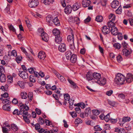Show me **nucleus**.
I'll list each match as a JSON object with an SVG mask.
<instances>
[{
    "label": "nucleus",
    "mask_w": 133,
    "mask_h": 133,
    "mask_svg": "<svg viewBox=\"0 0 133 133\" xmlns=\"http://www.w3.org/2000/svg\"><path fill=\"white\" fill-rule=\"evenodd\" d=\"M125 80V77L121 73L118 74L114 79V83L118 85L123 84Z\"/></svg>",
    "instance_id": "obj_1"
},
{
    "label": "nucleus",
    "mask_w": 133,
    "mask_h": 133,
    "mask_svg": "<svg viewBox=\"0 0 133 133\" xmlns=\"http://www.w3.org/2000/svg\"><path fill=\"white\" fill-rule=\"evenodd\" d=\"M38 0H30L28 5L31 8H35L38 5Z\"/></svg>",
    "instance_id": "obj_2"
},
{
    "label": "nucleus",
    "mask_w": 133,
    "mask_h": 133,
    "mask_svg": "<svg viewBox=\"0 0 133 133\" xmlns=\"http://www.w3.org/2000/svg\"><path fill=\"white\" fill-rule=\"evenodd\" d=\"M18 75L19 76L23 79H25L28 78V73L25 71H19Z\"/></svg>",
    "instance_id": "obj_3"
},
{
    "label": "nucleus",
    "mask_w": 133,
    "mask_h": 133,
    "mask_svg": "<svg viewBox=\"0 0 133 133\" xmlns=\"http://www.w3.org/2000/svg\"><path fill=\"white\" fill-rule=\"evenodd\" d=\"M131 118L128 117H124L122 118V120H120L119 123L121 126H123L125 122H129Z\"/></svg>",
    "instance_id": "obj_4"
},
{
    "label": "nucleus",
    "mask_w": 133,
    "mask_h": 133,
    "mask_svg": "<svg viewBox=\"0 0 133 133\" xmlns=\"http://www.w3.org/2000/svg\"><path fill=\"white\" fill-rule=\"evenodd\" d=\"M93 77L96 80H95L96 83L100 84V74L97 72H94L93 74Z\"/></svg>",
    "instance_id": "obj_5"
},
{
    "label": "nucleus",
    "mask_w": 133,
    "mask_h": 133,
    "mask_svg": "<svg viewBox=\"0 0 133 133\" xmlns=\"http://www.w3.org/2000/svg\"><path fill=\"white\" fill-rule=\"evenodd\" d=\"M110 28L107 25H104L102 28V31L105 35L109 33L110 32Z\"/></svg>",
    "instance_id": "obj_6"
},
{
    "label": "nucleus",
    "mask_w": 133,
    "mask_h": 133,
    "mask_svg": "<svg viewBox=\"0 0 133 133\" xmlns=\"http://www.w3.org/2000/svg\"><path fill=\"white\" fill-rule=\"evenodd\" d=\"M59 51L61 52H64L66 50V46L64 43H62L59 44L58 47Z\"/></svg>",
    "instance_id": "obj_7"
},
{
    "label": "nucleus",
    "mask_w": 133,
    "mask_h": 133,
    "mask_svg": "<svg viewBox=\"0 0 133 133\" xmlns=\"http://www.w3.org/2000/svg\"><path fill=\"white\" fill-rule=\"evenodd\" d=\"M71 32L72 35H69L68 36L67 40L68 42L70 43H74V34L72 30H71Z\"/></svg>",
    "instance_id": "obj_8"
},
{
    "label": "nucleus",
    "mask_w": 133,
    "mask_h": 133,
    "mask_svg": "<svg viewBox=\"0 0 133 133\" xmlns=\"http://www.w3.org/2000/svg\"><path fill=\"white\" fill-rule=\"evenodd\" d=\"M81 4L79 2H76L74 3L72 7L74 11H76L81 7Z\"/></svg>",
    "instance_id": "obj_9"
},
{
    "label": "nucleus",
    "mask_w": 133,
    "mask_h": 133,
    "mask_svg": "<svg viewBox=\"0 0 133 133\" xmlns=\"http://www.w3.org/2000/svg\"><path fill=\"white\" fill-rule=\"evenodd\" d=\"M131 51L126 49H123L122 51V54L124 56H128L131 53Z\"/></svg>",
    "instance_id": "obj_10"
},
{
    "label": "nucleus",
    "mask_w": 133,
    "mask_h": 133,
    "mask_svg": "<svg viewBox=\"0 0 133 133\" xmlns=\"http://www.w3.org/2000/svg\"><path fill=\"white\" fill-rule=\"evenodd\" d=\"M83 6L84 7H88L91 3L90 0H83L82 2Z\"/></svg>",
    "instance_id": "obj_11"
},
{
    "label": "nucleus",
    "mask_w": 133,
    "mask_h": 133,
    "mask_svg": "<svg viewBox=\"0 0 133 133\" xmlns=\"http://www.w3.org/2000/svg\"><path fill=\"white\" fill-rule=\"evenodd\" d=\"M72 7L70 5H67L64 9V12L66 14H70L72 11Z\"/></svg>",
    "instance_id": "obj_12"
},
{
    "label": "nucleus",
    "mask_w": 133,
    "mask_h": 133,
    "mask_svg": "<svg viewBox=\"0 0 133 133\" xmlns=\"http://www.w3.org/2000/svg\"><path fill=\"white\" fill-rule=\"evenodd\" d=\"M119 5V2L117 1H114L111 3L112 7L115 9L118 8Z\"/></svg>",
    "instance_id": "obj_13"
},
{
    "label": "nucleus",
    "mask_w": 133,
    "mask_h": 133,
    "mask_svg": "<svg viewBox=\"0 0 133 133\" xmlns=\"http://www.w3.org/2000/svg\"><path fill=\"white\" fill-rule=\"evenodd\" d=\"M69 21L73 23L75 22H77L78 23H76L77 24L79 22L80 19L79 18L77 17H73L71 16L69 18Z\"/></svg>",
    "instance_id": "obj_14"
},
{
    "label": "nucleus",
    "mask_w": 133,
    "mask_h": 133,
    "mask_svg": "<svg viewBox=\"0 0 133 133\" xmlns=\"http://www.w3.org/2000/svg\"><path fill=\"white\" fill-rule=\"evenodd\" d=\"M19 105L20 107V110L22 112V111L24 110H28L29 109V107L28 106L22 104V103H20Z\"/></svg>",
    "instance_id": "obj_15"
},
{
    "label": "nucleus",
    "mask_w": 133,
    "mask_h": 133,
    "mask_svg": "<svg viewBox=\"0 0 133 133\" xmlns=\"http://www.w3.org/2000/svg\"><path fill=\"white\" fill-rule=\"evenodd\" d=\"M110 31H111V34L114 35L116 36L118 34L119 32L117 28L115 27L114 28H112L111 29Z\"/></svg>",
    "instance_id": "obj_16"
},
{
    "label": "nucleus",
    "mask_w": 133,
    "mask_h": 133,
    "mask_svg": "<svg viewBox=\"0 0 133 133\" xmlns=\"http://www.w3.org/2000/svg\"><path fill=\"white\" fill-rule=\"evenodd\" d=\"M41 36L42 40L45 41H48L49 39V37L47 34L44 32L42 33Z\"/></svg>",
    "instance_id": "obj_17"
},
{
    "label": "nucleus",
    "mask_w": 133,
    "mask_h": 133,
    "mask_svg": "<svg viewBox=\"0 0 133 133\" xmlns=\"http://www.w3.org/2000/svg\"><path fill=\"white\" fill-rule=\"evenodd\" d=\"M133 76L131 74H127L126 81L128 83H130L133 81Z\"/></svg>",
    "instance_id": "obj_18"
},
{
    "label": "nucleus",
    "mask_w": 133,
    "mask_h": 133,
    "mask_svg": "<svg viewBox=\"0 0 133 133\" xmlns=\"http://www.w3.org/2000/svg\"><path fill=\"white\" fill-rule=\"evenodd\" d=\"M45 57V54L43 51H40L38 54V57L40 59L44 60Z\"/></svg>",
    "instance_id": "obj_19"
},
{
    "label": "nucleus",
    "mask_w": 133,
    "mask_h": 133,
    "mask_svg": "<svg viewBox=\"0 0 133 133\" xmlns=\"http://www.w3.org/2000/svg\"><path fill=\"white\" fill-rule=\"evenodd\" d=\"M106 79L105 77H104L102 76V75L100 74V85L103 86L105 85L106 83Z\"/></svg>",
    "instance_id": "obj_20"
},
{
    "label": "nucleus",
    "mask_w": 133,
    "mask_h": 133,
    "mask_svg": "<svg viewBox=\"0 0 133 133\" xmlns=\"http://www.w3.org/2000/svg\"><path fill=\"white\" fill-rule=\"evenodd\" d=\"M77 56L75 54H73L70 57L69 60H70V61L73 63H75L77 60Z\"/></svg>",
    "instance_id": "obj_21"
},
{
    "label": "nucleus",
    "mask_w": 133,
    "mask_h": 133,
    "mask_svg": "<svg viewBox=\"0 0 133 133\" xmlns=\"http://www.w3.org/2000/svg\"><path fill=\"white\" fill-rule=\"evenodd\" d=\"M67 80L69 83L71 84L72 88H76L77 87L76 83L69 78H68Z\"/></svg>",
    "instance_id": "obj_22"
},
{
    "label": "nucleus",
    "mask_w": 133,
    "mask_h": 133,
    "mask_svg": "<svg viewBox=\"0 0 133 133\" xmlns=\"http://www.w3.org/2000/svg\"><path fill=\"white\" fill-rule=\"evenodd\" d=\"M64 104L65 105H66V101H69L70 99V96L68 94H64Z\"/></svg>",
    "instance_id": "obj_23"
},
{
    "label": "nucleus",
    "mask_w": 133,
    "mask_h": 133,
    "mask_svg": "<svg viewBox=\"0 0 133 133\" xmlns=\"http://www.w3.org/2000/svg\"><path fill=\"white\" fill-rule=\"evenodd\" d=\"M57 76L59 79L61 81L65 83L66 82V79L63 76L61 75L59 73H57Z\"/></svg>",
    "instance_id": "obj_24"
},
{
    "label": "nucleus",
    "mask_w": 133,
    "mask_h": 133,
    "mask_svg": "<svg viewBox=\"0 0 133 133\" xmlns=\"http://www.w3.org/2000/svg\"><path fill=\"white\" fill-rule=\"evenodd\" d=\"M86 77L88 81L92 80L93 79L94 80V79L93 78L92 74L89 71L87 72Z\"/></svg>",
    "instance_id": "obj_25"
},
{
    "label": "nucleus",
    "mask_w": 133,
    "mask_h": 133,
    "mask_svg": "<svg viewBox=\"0 0 133 133\" xmlns=\"http://www.w3.org/2000/svg\"><path fill=\"white\" fill-rule=\"evenodd\" d=\"M53 20V17L52 16L50 15H48L46 17V21L48 23L50 24V23L52 22Z\"/></svg>",
    "instance_id": "obj_26"
},
{
    "label": "nucleus",
    "mask_w": 133,
    "mask_h": 133,
    "mask_svg": "<svg viewBox=\"0 0 133 133\" xmlns=\"http://www.w3.org/2000/svg\"><path fill=\"white\" fill-rule=\"evenodd\" d=\"M115 24L114 23L113 21H110L108 22V26L110 28L112 29V28H114L115 27Z\"/></svg>",
    "instance_id": "obj_27"
},
{
    "label": "nucleus",
    "mask_w": 133,
    "mask_h": 133,
    "mask_svg": "<svg viewBox=\"0 0 133 133\" xmlns=\"http://www.w3.org/2000/svg\"><path fill=\"white\" fill-rule=\"evenodd\" d=\"M62 41V37L60 35L55 37V41L56 43H59L61 42Z\"/></svg>",
    "instance_id": "obj_28"
},
{
    "label": "nucleus",
    "mask_w": 133,
    "mask_h": 133,
    "mask_svg": "<svg viewBox=\"0 0 133 133\" xmlns=\"http://www.w3.org/2000/svg\"><path fill=\"white\" fill-rule=\"evenodd\" d=\"M52 33L55 36H58V35H60V32L58 29H55L53 30Z\"/></svg>",
    "instance_id": "obj_29"
},
{
    "label": "nucleus",
    "mask_w": 133,
    "mask_h": 133,
    "mask_svg": "<svg viewBox=\"0 0 133 133\" xmlns=\"http://www.w3.org/2000/svg\"><path fill=\"white\" fill-rule=\"evenodd\" d=\"M3 109L4 110L9 111L10 110V105L9 104H5L3 106Z\"/></svg>",
    "instance_id": "obj_30"
},
{
    "label": "nucleus",
    "mask_w": 133,
    "mask_h": 133,
    "mask_svg": "<svg viewBox=\"0 0 133 133\" xmlns=\"http://www.w3.org/2000/svg\"><path fill=\"white\" fill-rule=\"evenodd\" d=\"M21 98L23 99H26L28 96L27 93L25 92H22L21 94Z\"/></svg>",
    "instance_id": "obj_31"
},
{
    "label": "nucleus",
    "mask_w": 133,
    "mask_h": 133,
    "mask_svg": "<svg viewBox=\"0 0 133 133\" xmlns=\"http://www.w3.org/2000/svg\"><path fill=\"white\" fill-rule=\"evenodd\" d=\"M56 25L59 26V21L57 17L55 18L52 21Z\"/></svg>",
    "instance_id": "obj_32"
},
{
    "label": "nucleus",
    "mask_w": 133,
    "mask_h": 133,
    "mask_svg": "<svg viewBox=\"0 0 133 133\" xmlns=\"http://www.w3.org/2000/svg\"><path fill=\"white\" fill-rule=\"evenodd\" d=\"M66 59L69 60L70 59V57L71 56V52L70 51H66L65 54Z\"/></svg>",
    "instance_id": "obj_33"
},
{
    "label": "nucleus",
    "mask_w": 133,
    "mask_h": 133,
    "mask_svg": "<svg viewBox=\"0 0 133 133\" xmlns=\"http://www.w3.org/2000/svg\"><path fill=\"white\" fill-rule=\"evenodd\" d=\"M11 128L12 130L14 131H18V128L17 125L14 124H11Z\"/></svg>",
    "instance_id": "obj_34"
},
{
    "label": "nucleus",
    "mask_w": 133,
    "mask_h": 133,
    "mask_svg": "<svg viewBox=\"0 0 133 133\" xmlns=\"http://www.w3.org/2000/svg\"><path fill=\"white\" fill-rule=\"evenodd\" d=\"M31 117V115L30 114H28L27 116H24L23 119L25 122L27 123H30V120L29 119V118Z\"/></svg>",
    "instance_id": "obj_35"
},
{
    "label": "nucleus",
    "mask_w": 133,
    "mask_h": 133,
    "mask_svg": "<svg viewBox=\"0 0 133 133\" xmlns=\"http://www.w3.org/2000/svg\"><path fill=\"white\" fill-rule=\"evenodd\" d=\"M0 79L1 82H5L6 80V77L4 74H1Z\"/></svg>",
    "instance_id": "obj_36"
},
{
    "label": "nucleus",
    "mask_w": 133,
    "mask_h": 133,
    "mask_svg": "<svg viewBox=\"0 0 133 133\" xmlns=\"http://www.w3.org/2000/svg\"><path fill=\"white\" fill-rule=\"evenodd\" d=\"M54 0H45L44 1L43 3L45 5H49L52 3L54 2Z\"/></svg>",
    "instance_id": "obj_37"
},
{
    "label": "nucleus",
    "mask_w": 133,
    "mask_h": 133,
    "mask_svg": "<svg viewBox=\"0 0 133 133\" xmlns=\"http://www.w3.org/2000/svg\"><path fill=\"white\" fill-rule=\"evenodd\" d=\"M107 1V0H100V4L103 7L105 8Z\"/></svg>",
    "instance_id": "obj_38"
},
{
    "label": "nucleus",
    "mask_w": 133,
    "mask_h": 133,
    "mask_svg": "<svg viewBox=\"0 0 133 133\" xmlns=\"http://www.w3.org/2000/svg\"><path fill=\"white\" fill-rule=\"evenodd\" d=\"M1 99L2 101V103H5V104H9L11 103L9 100L5 98H1Z\"/></svg>",
    "instance_id": "obj_39"
},
{
    "label": "nucleus",
    "mask_w": 133,
    "mask_h": 133,
    "mask_svg": "<svg viewBox=\"0 0 133 133\" xmlns=\"http://www.w3.org/2000/svg\"><path fill=\"white\" fill-rule=\"evenodd\" d=\"M13 114L16 115H19L22 114V112L20 110L18 112V110L17 109H15L14 110L13 112Z\"/></svg>",
    "instance_id": "obj_40"
},
{
    "label": "nucleus",
    "mask_w": 133,
    "mask_h": 133,
    "mask_svg": "<svg viewBox=\"0 0 133 133\" xmlns=\"http://www.w3.org/2000/svg\"><path fill=\"white\" fill-rule=\"evenodd\" d=\"M115 16L113 14H110L109 16V18L111 19L110 21H113L114 22L115 19Z\"/></svg>",
    "instance_id": "obj_41"
},
{
    "label": "nucleus",
    "mask_w": 133,
    "mask_h": 133,
    "mask_svg": "<svg viewBox=\"0 0 133 133\" xmlns=\"http://www.w3.org/2000/svg\"><path fill=\"white\" fill-rule=\"evenodd\" d=\"M91 110L90 108H88L85 109V115L86 116H88V115L90 114Z\"/></svg>",
    "instance_id": "obj_42"
},
{
    "label": "nucleus",
    "mask_w": 133,
    "mask_h": 133,
    "mask_svg": "<svg viewBox=\"0 0 133 133\" xmlns=\"http://www.w3.org/2000/svg\"><path fill=\"white\" fill-rule=\"evenodd\" d=\"M17 84L22 88H24V82L21 81H19L17 82Z\"/></svg>",
    "instance_id": "obj_43"
},
{
    "label": "nucleus",
    "mask_w": 133,
    "mask_h": 133,
    "mask_svg": "<svg viewBox=\"0 0 133 133\" xmlns=\"http://www.w3.org/2000/svg\"><path fill=\"white\" fill-rule=\"evenodd\" d=\"M70 49L73 51H75L76 50L74 43H70Z\"/></svg>",
    "instance_id": "obj_44"
},
{
    "label": "nucleus",
    "mask_w": 133,
    "mask_h": 133,
    "mask_svg": "<svg viewBox=\"0 0 133 133\" xmlns=\"http://www.w3.org/2000/svg\"><path fill=\"white\" fill-rule=\"evenodd\" d=\"M113 46L115 48L118 49H119L121 47V45L119 43H115L114 44Z\"/></svg>",
    "instance_id": "obj_45"
},
{
    "label": "nucleus",
    "mask_w": 133,
    "mask_h": 133,
    "mask_svg": "<svg viewBox=\"0 0 133 133\" xmlns=\"http://www.w3.org/2000/svg\"><path fill=\"white\" fill-rule=\"evenodd\" d=\"M110 113L108 114L107 115L105 116L104 119L106 122H108L109 120H110L111 117L109 116Z\"/></svg>",
    "instance_id": "obj_46"
},
{
    "label": "nucleus",
    "mask_w": 133,
    "mask_h": 133,
    "mask_svg": "<svg viewBox=\"0 0 133 133\" xmlns=\"http://www.w3.org/2000/svg\"><path fill=\"white\" fill-rule=\"evenodd\" d=\"M92 111L93 114L96 116L98 115L99 114V111L98 110H94Z\"/></svg>",
    "instance_id": "obj_47"
},
{
    "label": "nucleus",
    "mask_w": 133,
    "mask_h": 133,
    "mask_svg": "<svg viewBox=\"0 0 133 133\" xmlns=\"http://www.w3.org/2000/svg\"><path fill=\"white\" fill-rule=\"evenodd\" d=\"M30 81L32 82H35L36 81V79L34 76L31 75L29 78Z\"/></svg>",
    "instance_id": "obj_48"
},
{
    "label": "nucleus",
    "mask_w": 133,
    "mask_h": 133,
    "mask_svg": "<svg viewBox=\"0 0 133 133\" xmlns=\"http://www.w3.org/2000/svg\"><path fill=\"white\" fill-rule=\"evenodd\" d=\"M39 123L41 124H43L44 123V119L41 117H39L38 120Z\"/></svg>",
    "instance_id": "obj_49"
},
{
    "label": "nucleus",
    "mask_w": 133,
    "mask_h": 133,
    "mask_svg": "<svg viewBox=\"0 0 133 133\" xmlns=\"http://www.w3.org/2000/svg\"><path fill=\"white\" fill-rule=\"evenodd\" d=\"M31 14L35 17L37 18L38 17L40 18H41L42 17V16L41 15L39 14L37 12H36L35 14L33 12H31Z\"/></svg>",
    "instance_id": "obj_50"
},
{
    "label": "nucleus",
    "mask_w": 133,
    "mask_h": 133,
    "mask_svg": "<svg viewBox=\"0 0 133 133\" xmlns=\"http://www.w3.org/2000/svg\"><path fill=\"white\" fill-rule=\"evenodd\" d=\"M75 122L76 124L81 123L82 122V121L79 118H77L75 119Z\"/></svg>",
    "instance_id": "obj_51"
},
{
    "label": "nucleus",
    "mask_w": 133,
    "mask_h": 133,
    "mask_svg": "<svg viewBox=\"0 0 133 133\" xmlns=\"http://www.w3.org/2000/svg\"><path fill=\"white\" fill-rule=\"evenodd\" d=\"M9 28L10 30L14 32H16V30L12 25L11 24L9 26Z\"/></svg>",
    "instance_id": "obj_52"
},
{
    "label": "nucleus",
    "mask_w": 133,
    "mask_h": 133,
    "mask_svg": "<svg viewBox=\"0 0 133 133\" xmlns=\"http://www.w3.org/2000/svg\"><path fill=\"white\" fill-rule=\"evenodd\" d=\"M117 59L118 62H120L123 60L122 56L120 55H118L117 57Z\"/></svg>",
    "instance_id": "obj_53"
},
{
    "label": "nucleus",
    "mask_w": 133,
    "mask_h": 133,
    "mask_svg": "<svg viewBox=\"0 0 133 133\" xmlns=\"http://www.w3.org/2000/svg\"><path fill=\"white\" fill-rule=\"evenodd\" d=\"M116 12L117 14H121L122 12L121 7H120V6H119V7L118 8V9L116 10Z\"/></svg>",
    "instance_id": "obj_54"
},
{
    "label": "nucleus",
    "mask_w": 133,
    "mask_h": 133,
    "mask_svg": "<svg viewBox=\"0 0 133 133\" xmlns=\"http://www.w3.org/2000/svg\"><path fill=\"white\" fill-rule=\"evenodd\" d=\"M118 97L120 99H124L125 97L124 95L122 93L118 94Z\"/></svg>",
    "instance_id": "obj_55"
},
{
    "label": "nucleus",
    "mask_w": 133,
    "mask_h": 133,
    "mask_svg": "<svg viewBox=\"0 0 133 133\" xmlns=\"http://www.w3.org/2000/svg\"><path fill=\"white\" fill-rule=\"evenodd\" d=\"M22 57L18 56L16 58V60L18 63H19L21 60Z\"/></svg>",
    "instance_id": "obj_56"
},
{
    "label": "nucleus",
    "mask_w": 133,
    "mask_h": 133,
    "mask_svg": "<svg viewBox=\"0 0 133 133\" xmlns=\"http://www.w3.org/2000/svg\"><path fill=\"white\" fill-rule=\"evenodd\" d=\"M20 48L21 49L22 51L25 54V55L27 56H28V53L26 52V50L25 48L23 47H21Z\"/></svg>",
    "instance_id": "obj_57"
},
{
    "label": "nucleus",
    "mask_w": 133,
    "mask_h": 133,
    "mask_svg": "<svg viewBox=\"0 0 133 133\" xmlns=\"http://www.w3.org/2000/svg\"><path fill=\"white\" fill-rule=\"evenodd\" d=\"M78 105L79 107H80L82 109L84 108L85 107V105L84 103L83 102L80 103H78Z\"/></svg>",
    "instance_id": "obj_58"
},
{
    "label": "nucleus",
    "mask_w": 133,
    "mask_h": 133,
    "mask_svg": "<svg viewBox=\"0 0 133 133\" xmlns=\"http://www.w3.org/2000/svg\"><path fill=\"white\" fill-rule=\"evenodd\" d=\"M11 54L10 55L13 56L14 57H16L17 56V52L15 50H12Z\"/></svg>",
    "instance_id": "obj_59"
},
{
    "label": "nucleus",
    "mask_w": 133,
    "mask_h": 133,
    "mask_svg": "<svg viewBox=\"0 0 133 133\" xmlns=\"http://www.w3.org/2000/svg\"><path fill=\"white\" fill-rule=\"evenodd\" d=\"M23 114L22 116L23 117L24 116H27V115L29 114L28 113L27 110H24L22 111V114Z\"/></svg>",
    "instance_id": "obj_60"
},
{
    "label": "nucleus",
    "mask_w": 133,
    "mask_h": 133,
    "mask_svg": "<svg viewBox=\"0 0 133 133\" xmlns=\"http://www.w3.org/2000/svg\"><path fill=\"white\" fill-rule=\"evenodd\" d=\"M70 114L74 118L76 117L77 116V114L75 111H73L72 112H70Z\"/></svg>",
    "instance_id": "obj_61"
},
{
    "label": "nucleus",
    "mask_w": 133,
    "mask_h": 133,
    "mask_svg": "<svg viewBox=\"0 0 133 133\" xmlns=\"http://www.w3.org/2000/svg\"><path fill=\"white\" fill-rule=\"evenodd\" d=\"M2 131L4 133H8L9 131L8 129L5 127H2Z\"/></svg>",
    "instance_id": "obj_62"
},
{
    "label": "nucleus",
    "mask_w": 133,
    "mask_h": 133,
    "mask_svg": "<svg viewBox=\"0 0 133 133\" xmlns=\"http://www.w3.org/2000/svg\"><path fill=\"white\" fill-rule=\"evenodd\" d=\"M28 96L29 98H30V100L31 101L33 97V93L32 92H29Z\"/></svg>",
    "instance_id": "obj_63"
},
{
    "label": "nucleus",
    "mask_w": 133,
    "mask_h": 133,
    "mask_svg": "<svg viewBox=\"0 0 133 133\" xmlns=\"http://www.w3.org/2000/svg\"><path fill=\"white\" fill-rule=\"evenodd\" d=\"M17 37L18 39L21 41H22L24 39V37L20 34H19L18 35Z\"/></svg>",
    "instance_id": "obj_64"
}]
</instances>
